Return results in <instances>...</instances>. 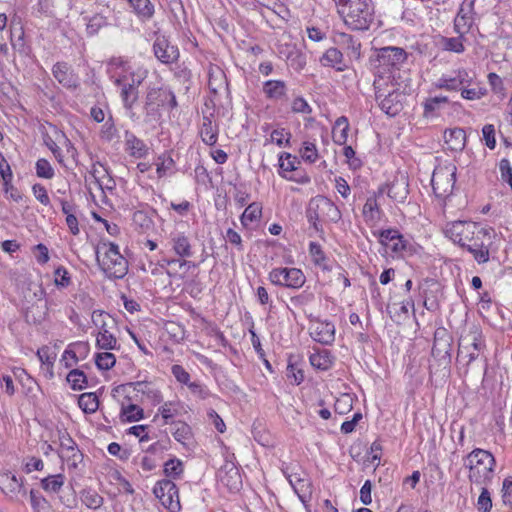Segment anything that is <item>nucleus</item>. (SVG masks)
I'll return each instance as SVG.
<instances>
[{"label": "nucleus", "mask_w": 512, "mask_h": 512, "mask_svg": "<svg viewBox=\"0 0 512 512\" xmlns=\"http://www.w3.org/2000/svg\"><path fill=\"white\" fill-rule=\"evenodd\" d=\"M96 260L109 278L122 279L128 272V261L119 252L118 245L112 242L97 247Z\"/></svg>", "instance_id": "obj_1"}, {"label": "nucleus", "mask_w": 512, "mask_h": 512, "mask_svg": "<svg viewBox=\"0 0 512 512\" xmlns=\"http://www.w3.org/2000/svg\"><path fill=\"white\" fill-rule=\"evenodd\" d=\"M345 25L352 30H368L374 20V5L372 0L351 2L337 10Z\"/></svg>", "instance_id": "obj_2"}, {"label": "nucleus", "mask_w": 512, "mask_h": 512, "mask_svg": "<svg viewBox=\"0 0 512 512\" xmlns=\"http://www.w3.org/2000/svg\"><path fill=\"white\" fill-rule=\"evenodd\" d=\"M407 60L408 53L405 49L387 46L375 50V57L371 60V63L378 73L400 75V71L407 64Z\"/></svg>", "instance_id": "obj_3"}, {"label": "nucleus", "mask_w": 512, "mask_h": 512, "mask_svg": "<svg viewBox=\"0 0 512 512\" xmlns=\"http://www.w3.org/2000/svg\"><path fill=\"white\" fill-rule=\"evenodd\" d=\"M485 346L481 329L476 325L471 326L459 338L457 361L468 368L480 356Z\"/></svg>", "instance_id": "obj_4"}, {"label": "nucleus", "mask_w": 512, "mask_h": 512, "mask_svg": "<svg viewBox=\"0 0 512 512\" xmlns=\"http://www.w3.org/2000/svg\"><path fill=\"white\" fill-rule=\"evenodd\" d=\"M447 235L461 247L467 249V244L479 242L481 239L490 240L489 231L471 221H455L447 229Z\"/></svg>", "instance_id": "obj_5"}, {"label": "nucleus", "mask_w": 512, "mask_h": 512, "mask_svg": "<svg viewBox=\"0 0 512 512\" xmlns=\"http://www.w3.org/2000/svg\"><path fill=\"white\" fill-rule=\"evenodd\" d=\"M469 479L475 483H483L490 479L495 465L494 456L482 449H475L468 455Z\"/></svg>", "instance_id": "obj_6"}, {"label": "nucleus", "mask_w": 512, "mask_h": 512, "mask_svg": "<svg viewBox=\"0 0 512 512\" xmlns=\"http://www.w3.org/2000/svg\"><path fill=\"white\" fill-rule=\"evenodd\" d=\"M144 79V74L135 72L125 73L115 79L114 84L120 90V98L126 110L132 111L139 98V87Z\"/></svg>", "instance_id": "obj_7"}, {"label": "nucleus", "mask_w": 512, "mask_h": 512, "mask_svg": "<svg viewBox=\"0 0 512 512\" xmlns=\"http://www.w3.org/2000/svg\"><path fill=\"white\" fill-rule=\"evenodd\" d=\"M457 168L453 164L440 165L432 174L431 184L434 194L439 198H446L453 192L456 182Z\"/></svg>", "instance_id": "obj_8"}, {"label": "nucleus", "mask_w": 512, "mask_h": 512, "mask_svg": "<svg viewBox=\"0 0 512 512\" xmlns=\"http://www.w3.org/2000/svg\"><path fill=\"white\" fill-rule=\"evenodd\" d=\"M153 494L169 512L181 510L179 490L171 479H162L156 482Z\"/></svg>", "instance_id": "obj_9"}, {"label": "nucleus", "mask_w": 512, "mask_h": 512, "mask_svg": "<svg viewBox=\"0 0 512 512\" xmlns=\"http://www.w3.org/2000/svg\"><path fill=\"white\" fill-rule=\"evenodd\" d=\"M269 279L276 286H283L291 289L301 288L306 281V277L300 269L287 267L272 269L269 273Z\"/></svg>", "instance_id": "obj_10"}, {"label": "nucleus", "mask_w": 512, "mask_h": 512, "mask_svg": "<svg viewBox=\"0 0 512 512\" xmlns=\"http://www.w3.org/2000/svg\"><path fill=\"white\" fill-rule=\"evenodd\" d=\"M164 107H177L175 94L168 88H151L146 95L145 108L148 111H156Z\"/></svg>", "instance_id": "obj_11"}, {"label": "nucleus", "mask_w": 512, "mask_h": 512, "mask_svg": "<svg viewBox=\"0 0 512 512\" xmlns=\"http://www.w3.org/2000/svg\"><path fill=\"white\" fill-rule=\"evenodd\" d=\"M0 489L11 500L20 501L27 494L22 478L10 471L0 474Z\"/></svg>", "instance_id": "obj_12"}, {"label": "nucleus", "mask_w": 512, "mask_h": 512, "mask_svg": "<svg viewBox=\"0 0 512 512\" xmlns=\"http://www.w3.org/2000/svg\"><path fill=\"white\" fill-rule=\"evenodd\" d=\"M153 52L155 57L163 64L169 65L178 61L180 53L176 45L164 35H157L153 43Z\"/></svg>", "instance_id": "obj_13"}, {"label": "nucleus", "mask_w": 512, "mask_h": 512, "mask_svg": "<svg viewBox=\"0 0 512 512\" xmlns=\"http://www.w3.org/2000/svg\"><path fill=\"white\" fill-rule=\"evenodd\" d=\"M474 4L475 0H464L460 5L454 19V31L456 34L464 36L472 28L475 15Z\"/></svg>", "instance_id": "obj_14"}, {"label": "nucleus", "mask_w": 512, "mask_h": 512, "mask_svg": "<svg viewBox=\"0 0 512 512\" xmlns=\"http://www.w3.org/2000/svg\"><path fill=\"white\" fill-rule=\"evenodd\" d=\"M59 440V456L61 459L65 460L70 467L77 468L78 465L83 461V454L78 449L77 444L67 432L62 433L59 437Z\"/></svg>", "instance_id": "obj_15"}, {"label": "nucleus", "mask_w": 512, "mask_h": 512, "mask_svg": "<svg viewBox=\"0 0 512 512\" xmlns=\"http://www.w3.org/2000/svg\"><path fill=\"white\" fill-rule=\"evenodd\" d=\"M52 74L60 85L69 90H76L80 86V78L72 67L66 62H57L52 67Z\"/></svg>", "instance_id": "obj_16"}, {"label": "nucleus", "mask_w": 512, "mask_h": 512, "mask_svg": "<svg viewBox=\"0 0 512 512\" xmlns=\"http://www.w3.org/2000/svg\"><path fill=\"white\" fill-rule=\"evenodd\" d=\"M452 337L446 329H438L434 334L432 356L446 363L450 362Z\"/></svg>", "instance_id": "obj_17"}, {"label": "nucleus", "mask_w": 512, "mask_h": 512, "mask_svg": "<svg viewBox=\"0 0 512 512\" xmlns=\"http://www.w3.org/2000/svg\"><path fill=\"white\" fill-rule=\"evenodd\" d=\"M312 324L309 328L311 337L324 345H330L335 340V326L328 321H321L317 318H311Z\"/></svg>", "instance_id": "obj_18"}, {"label": "nucleus", "mask_w": 512, "mask_h": 512, "mask_svg": "<svg viewBox=\"0 0 512 512\" xmlns=\"http://www.w3.org/2000/svg\"><path fill=\"white\" fill-rule=\"evenodd\" d=\"M375 79L373 82V87L375 90L376 100H380L384 93H388L392 89H396L395 86L399 85V80L401 78L400 75H394L391 73H378L374 70Z\"/></svg>", "instance_id": "obj_19"}, {"label": "nucleus", "mask_w": 512, "mask_h": 512, "mask_svg": "<svg viewBox=\"0 0 512 512\" xmlns=\"http://www.w3.org/2000/svg\"><path fill=\"white\" fill-rule=\"evenodd\" d=\"M403 94L398 89H392L388 93H384L379 101V106L383 112L389 116H395L400 113L403 108L402 105Z\"/></svg>", "instance_id": "obj_20"}, {"label": "nucleus", "mask_w": 512, "mask_h": 512, "mask_svg": "<svg viewBox=\"0 0 512 512\" xmlns=\"http://www.w3.org/2000/svg\"><path fill=\"white\" fill-rule=\"evenodd\" d=\"M470 79L465 69H460L454 72V75H443L436 82V87L446 90H459L462 85L469 84Z\"/></svg>", "instance_id": "obj_21"}, {"label": "nucleus", "mask_w": 512, "mask_h": 512, "mask_svg": "<svg viewBox=\"0 0 512 512\" xmlns=\"http://www.w3.org/2000/svg\"><path fill=\"white\" fill-rule=\"evenodd\" d=\"M219 479L222 485L230 492H238L242 487L241 474L237 467L225 466L219 471Z\"/></svg>", "instance_id": "obj_22"}, {"label": "nucleus", "mask_w": 512, "mask_h": 512, "mask_svg": "<svg viewBox=\"0 0 512 512\" xmlns=\"http://www.w3.org/2000/svg\"><path fill=\"white\" fill-rule=\"evenodd\" d=\"M312 205L320 211L322 217H325L331 222H338L341 219V213L338 207L325 197H317L312 199Z\"/></svg>", "instance_id": "obj_23"}, {"label": "nucleus", "mask_w": 512, "mask_h": 512, "mask_svg": "<svg viewBox=\"0 0 512 512\" xmlns=\"http://www.w3.org/2000/svg\"><path fill=\"white\" fill-rule=\"evenodd\" d=\"M263 93L273 101L287 100V85L282 80H268L263 84Z\"/></svg>", "instance_id": "obj_24"}, {"label": "nucleus", "mask_w": 512, "mask_h": 512, "mask_svg": "<svg viewBox=\"0 0 512 512\" xmlns=\"http://www.w3.org/2000/svg\"><path fill=\"white\" fill-rule=\"evenodd\" d=\"M446 149L461 151L465 147L466 133L461 128H453L444 131Z\"/></svg>", "instance_id": "obj_25"}, {"label": "nucleus", "mask_w": 512, "mask_h": 512, "mask_svg": "<svg viewBox=\"0 0 512 512\" xmlns=\"http://www.w3.org/2000/svg\"><path fill=\"white\" fill-rule=\"evenodd\" d=\"M170 243L174 253L181 258L192 256V246L189 238L184 233L171 234Z\"/></svg>", "instance_id": "obj_26"}, {"label": "nucleus", "mask_w": 512, "mask_h": 512, "mask_svg": "<svg viewBox=\"0 0 512 512\" xmlns=\"http://www.w3.org/2000/svg\"><path fill=\"white\" fill-rule=\"evenodd\" d=\"M126 151L134 158H143L148 154V147L143 140L133 133L125 132Z\"/></svg>", "instance_id": "obj_27"}, {"label": "nucleus", "mask_w": 512, "mask_h": 512, "mask_svg": "<svg viewBox=\"0 0 512 512\" xmlns=\"http://www.w3.org/2000/svg\"><path fill=\"white\" fill-rule=\"evenodd\" d=\"M387 248L391 250L394 256L402 258L411 256L416 251L413 244L406 240L402 234L398 236L397 240H394L392 243H390Z\"/></svg>", "instance_id": "obj_28"}, {"label": "nucleus", "mask_w": 512, "mask_h": 512, "mask_svg": "<svg viewBox=\"0 0 512 512\" xmlns=\"http://www.w3.org/2000/svg\"><path fill=\"white\" fill-rule=\"evenodd\" d=\"M320 62L323 66L336 68L337 71L344 70L343 54L337 48L331 47L327 49L320 58Z\"/></svg>", "instance_id": "obj_29"}, {"label": "nucleus", "mask_w": 512, "mask_h": 512, "mask_svg": "<svg viewBox=\"0 0 512 512\" xmlns=\"http://www.w3.org/2000/svg\"><path fill=\"white\" fill-rule=\"evenodd\" d=\"M486 241L487 239H481L479 242L467 244V250L479 264L489 261V243H486Z\"/></svg>", "instance_id": "obj_30"}, {"label": "nucleus", "mask_w": 512, "mask_h": 512, "mask_svg": "<svg viewBox=\"0 0 512 512\" xmlns=\"http://www.w3.org/2000/svg\"><path fill=\"white\" fill-rule=\"evenodd\" d=\"M349 123L345 116L339 117L332 130V138L335 144L344 145L348 139Z\"/></svg>", "instance_id": "obj_31"}, {"label": "nucleus", "mask_w": 512, "mask_h": 512, "mask_svg": "<svg viewBox=\"0 0 512 512\" xmlns=\"http://www.w3.org/2000/svg\"><path fill=\"white\" fill-rule=\"evenodd\" d=\"M200 136L202 141L209 146H213L217 142L218 128L212 124V120L208 116L203 117Z\"/></svg>", "instance_id": "obj_32"}, {"label": "nucleus", "mask_w": 512, "mask_h": 512, "mask_svg": "<svg viewBox=\"0 0 512 512\" xmlns=\"http://www.w3.org/2000/svg\"><path fill=\"white\" fill-rule=\"evenodd\" d=\"M136 15L143 21L149 20L154 15V5L150 0H128Z\"/></svg>", "instance_id": "obj_33"}, {"label": "nucleus", "mask_w": 512, "mask_h": 512, "mask_svg": "<svg viewBox=\"0 0 512 512\" xmlns=\"http://www.w3.org/2000/svg\"><path fill=\"white\" fill-rule=\"evenodd\" d=\"M96 346L99 349L104 350H114L118 347L117 345V339L115 336L110 333L106 327L105 323H103L100 327V331L98 332L97 339H96Z\"/></svg>", "instance_id": "obj_34"}, {"label": "nucleus", "mask_w": 512, "mask_h": 512, "mask_svg": "<svg viewBox=\"0 0 512 512\" xmlns=\"http://www.w3.org/2000/svg\"><path fill=\"white\" fill-rule=\"evenodd\" d=\"M172 435L174 439L183 445H186L192 439L191 427L182 421L172 422Z\"/></svg>", "instance_id": "obj_35"}, {"label": "nucleus", "mask_w": 512, "mask_h": 512, "mask_svg": "<svg viewBox=\"0 0 512 512\" xmlns=\"http://www.w3.org/2000/svg\"><path fill=\"white\" fill-rule=\"evenodd\" d=\"M65 476L63 474L49 475L41 479V487L48 493H59L64 486Z\"/></svg>", "instance_id": "obj_36"}, {"label": "nucleus", "mask_w": 512, "mask_h": 512, "mask_svg": "<svg viewBox=\"0 0 512 512\" xmlns=\"http://www.w3.org/2000/svg\"><path fill=\"white\" fill-rule=\"evenodd\" d=\"M81 502L89 509H99L104 502V498L95 490L89 488L84 489L80 496Z\"/></svg>", "instance_id": "obj_37"}, {"label": "nucleus", "mask_w": 512, "mask_h": 512, "mask_svg": "<svg viewBox=\"0 0 512 512\" xmlns=\"http://www.w3.org/2000/svg\"><path fill=\"white\" fill-rule=\"evenodd\" d=\"M132 220L135 227L138 228L141 232H147L154 226L152 217L147 211L144 210H138L134 212Z\"/></svg>", "instance_id": "obj_38"}, {"label": "nucleus", "mask_w": 512, "mask_h": 512, "mask_svg": "<svg viewBox=\"0 0 512 512\" xmlns=\"http://www.w3.org/2000/svg\"><path fill=\"white\" fill-rule=\"evenodd\" d=\"M78 404L85 413L91 414L98 409L99 400L95 393H83L79 396Z\"/></svg>", "instance_id": "obj_39"}, {"label": "nucleus", "mask_w": 512, "mask_h": 512, "mask_svg": "<svg viewBox=\"0 0 512 512\" xmlns=\"http://www.w3.org/2000/svg\"><path fill=\"white\" fill-rule=\"evenodd\" d=\"M90 174L95 179V182L101 188H103V186H105L107 188L109 187L108 183H105V180H107L108 182H112V179L110 178V176L108 174L107 168L100 162H96V163L92 164Z\"/></svg>", "instance_id": "obj_40"}, {"label": "nucleus", "mask_w": 512, "mask_h": 512, "mask_svg": "<svg viewBox=\"0 0 512 512\" xmlns=\"http://www.w3.org/2000/svg\"><path fill=\"white\" fill-rule=\"evenodd\" d=\"M314 300V293L304 290L300 294L290 298V305L295 309L305 311V308L313 303Z\"/></svg>", "instance_id": "obj_41"}, {"label": "nucleus", "mask_w": 512, "mask_h": 512, "mask_svg": "<svg viewBox=\"0 0 512 512\" xmlns=\"http://www.w3.org/2000/svg\"><path fill=\"white\" fill-rule=\"evenodd\" d=\"M183 471H184L183 463L181 460H179L177 458L169 459L168 461H166L164 463L163 472H164L165 476L167 477L166 479H171V480L176 479L181 476Z\"/></svg>", "instance_id": "obj_42"}, {"label": "nucleus", "mask_w": 512, "mask_h": 512, "mask_svg": "<svg viewBox=\"0 0 512 512\" xmlns=\"http://www.w3.org/2000/svg\"><path fill=\"white\" fill-rule=\"evenodd\" d=\"M66 380L73 390H82L87 386V377L85 373L79 369L71 370L68 373Z\"/></svg>", "instance_id": "obj_43"}, {"label": "nucleus", "mask_w": 512, "mask_h": 512, "mask_svg": "<svg viewBox=\"0 0 512 512\" xmlns=\"http://www.w3.org/2000/svg\"><path fill=\"white\" fill-rule=\"evenodd\" d=\"M310 363L313 367L327 370L332 365V360L328 351H320L310 355Z\"/></svg>", "instance_id": "obj_44"}, {"label": "nucleus", "mask_w": 512, "mask_h": 512, "mask_svg": "<svg viewBox=\"0 0 512 512\" xmlns=\"http://www.w3.org/2000/svg\"><path fill=\"white\" fill-rule=\"evenodd\" d=\"M261 214H262V207L260 206V204H258L256 202L251 203L244 210V212L241 216V223L244 226H247L249 223L258 220L261 217Z\"/></svg>", "instance_id": "obj_45"}, {"label": "nucleus", "mask_w": 512, "mask_h": 512, "mask_svg": "<svg viewBox=\"0 0 512 512\" xmlns=\"http://www.w3.org/2000/svg\"><path fill=\"white\" fill-rule=\"evenodd\" d=\"M363 215L367 220L380 219V208L375 197H369L363 206Z\"/></svg>", "instance_id": "obj_46"}, {"label": "nucleus", "mask_w": 512, "mask_h": 512, "mask_svg": "<svg viewBox=\"0 0 512 512\" xmlns=\"http://www.w3.org/2000/svg\"><path fill=\"white\" fill-rule=\"evenodd\" d=\"M108 25V20L102 14H95L88 19L86 31L88 35H95L98 31Z\"/></svg>", "instance_id": "obj_47"}, {"label": "nucleus", "mask_w": 512, "mask_h": 512, "mask_svg": "<svg viewBox=\"0 0 512 512\" xmlns=\"http://www.w3.org/2000/svg\"><path fill=\"white\" fill-rule=\"evenodd\" d=\"M121 416L127 422L138 421L143 418L144 412L141 407L136 404H129L128 406H122Z\"/></svg>", "instance_id": "obj_48"}, {"label": "nucleus", "mask_w": 512, "mask_h": 512, "mask_svg": "<svg viewBox=\"0 0 512 512\" xmlns=\"http://www.w3.org/2000/svg\"><path fill=\"white\" fill-rule=\"evenodd\" d=\"M58 143L64 142L67 147H71L70 140L66 137V135L62 131L55 130V139H53L49 135L44 136V143L49 148L51 152H57Z\"/></svg>", "instance_id": "obj_49"}, {"label": "nucleus", "mask_w": 512, "mask_h": 512, "mask_svg": "<svg viewBox=\"0 0 512 512\" xmlns=\"http://www.w3.org/2000/svg\"><path fill=\"white\" fill-rule=\"evenodd\" d=\"M116 357L111 352L97 353L95 356V364L100 370H109L114 367Z\"/></svg>", "instance_id": "obj_50"}, {"label": "nucleus", "mask_w": 512, "mask_h": 512, "mask_svg": "<svg viewBox=\"0 0 512 512\" xmlns=\"http://www.w3.org/2000/svg\"><path fill=\"white\" fill-rule=\"evenodd\" d=\"M309 253H310L312 261L315 265L322 266L323 268H326V266H325L326 256H325L324 251L322 250V247L318 243L310 242Z\"/></svg>", "instance_id": "obj_51"}, {"label": "nucleus", "mask_w": 512, "mask_h": 512, "mask_svg": "<svg viewBox=\"0 0 512 512\" xmlns=\"http://www.w3.org/2000/svg\"><path fill=\"white\" fill-rule=\"evenodd\" d=\"M29 494L34 512H44L49 508V502L38 491L32 489Z\"/></svg>", "instance_id": "obj_52"}, {"label": "nucleus", "mask_w": 512, "mask_h": 512, "mask_svg": "<svg viewBox=\"0 0 512 512\" xmlns=\"http://www.w3.org/2000/svg\"><path fill=\"white\" fill-rule=\"evenodd\" d=\"M36 174L40 178L51 179L54 176V170L48 160L41 158L36 162Z\"/></svg>", "instance_id": "obj_53"}, {"label": "nucleus", "mask_w": 512, "mask_h": 512, "mask_svg": "<svg viewBox=\"0 0 512 512\" xmlns=\"http://www.w3.org/2000/svg\"><path fill=\"white\" fill-rule=\"evenodd\" d=\"M302 158L309 162L314 163L318 159V151L316 145L312 142L305 141L300 150Z\"/></svg>", "instance_id": "obj_54"}, {"label": "nucleus", "mask_w": 512, "mask_h": 512, "mask_svg": "<svg viewBox=\"0 0 512 512\" xmlns=\"http://www.w3.org/2000/svg\"><path fill=\"white\" fill-rule=\"evenodd\" d=\"M159 412L164 419L165 424H171L172 419L175 415L179 413L178 404L174 402H165L160 408Z\"/></svg>", "instance_id": "obj_55"}, {"label": "nucleus", "mask_w": 512, "mask_h": 512, "mask_svg": "<svg viewBox=\"0 0 512 512\" xmlns=\"http://www.w3.org/2000/svg\"><path fill=\"white\" fill-rule=\"evenodd\" d=\"M100 135L103 140L108 142L112 141L117 136V129L112 117H109L103 124Z\"/></svg>", "instance_id": "obj_56"}, {"label": "nucleus", "mask_w": 512, "mask_h": 512, "mask_svg": "<svg viewBox=\"0 0 512 512\" xmlns=\"http://www.w3.org/2000/svg\"><path fill=\"white\" fill-rule=\"evenodd\" d=\"M291 133L286 132L284 128L275 129L271 133L272 142L276 143L279 147L288 146L290 144Z\"/></svg>", "instance_id": "obj_57"}, {"label": "nucleus", "mask_w": 512, "mask_h": 512, "mask_svg": "<svg viewBox=\"0 0 512 512\" xmlns=\"http://www.w3.org/2000/svg\"><path fill=\"white\" fill-rule=\"evenodd\" d=\"M447 102L448 98L445 96H436L427 99L424 103V114L426 116L432 114L441 104H445Z\"/></svg>", "instance_id": "obj_58"}, {"label": "nucleus", "mask_w": 512, "mask_h": 512, "mask_svg": "<svg viewBox=\"0 0 512 512\" xmlns=\"http://www.w3.org/2000/svg\"><path fill=\"white\" fill-rule=\"evenodd\" d=\"M54 276V282L57 287L66 288L71 283L69 273L63 266H60L55 270Z\"/></svg>", "instance_id": "obj_59"}, {"label": "nucleus", "mask_w": 512, "mask_h": 512, "mask_svg": "<svg viewBox=\"0 0 512 512\" xmlns=\"http://www.w3.org/2000/svg\"><path fill=\"white\" fill-rule=\"evenodd\" d=\"M463 38L464 36L461 35H458V37L446 38L444 42L445 49L455 53H462L465 50Z\"/></svg>", "instance_id": "obj_60"}, {"label": "nucleus", "mask_w": 512, "mask_h": 512, "mask_svg": "<svg viewBox=\"0 0 512 512\" xmlns=\"http://www.w3.org/2000/svg\"><path fill=\"white\" fill-rule=\"evenodd\" d=\"M499 170L502 181L507 183L512 190V167L510 161L506 158L502 159L499 163Z\"/></svg>", "instance_id": "obj_61"}, {"label": "nucleus", "mask_w": 512, "mask_h": 512, "mask_svg": "<svg viewBox=\"0 0 512 512\" xmlns=\"http://www.w3.org/2000/svg\"><path fill=\"white\" fill-rule=\"evenodd\" d=\"M477 508L481 512H490L492 508L490 493L486 488H483L481 494L479 495Z\"/></svg>", "instance_id": "obj_62"}, {"label": "nucleus", "mask_w": 512, "mask_h": 512, "mask_svg": "<svg viewBox=\"0 0 512 512\" xmlns=\"http://www.w3.org/2000/svg\"><path fill=\"white\" fill-rule=\"evenodd\" d=\"M487 77L492 91L496 94L504 95L505 87L502 78L494 72L489 73Z\"/></svg>", "instance_id": "obj_63"}, {"label": "nucleus", "mask_w": 512, "mask_h": 512, "mask_svg": "<svg viewBox=\"0 0 512 512\" xmlns=\"http://www.w3.org/2000/svg\"><path fill=\"white\" fill-rule=\"evenodd\" d=\"M335 412L345 414L352 408V398L348 394L342 395L334 404Z\"/></svg>", "instance_id": "obj_64"}]
</instances>
